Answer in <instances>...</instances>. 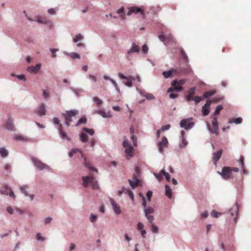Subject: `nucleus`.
Here are the masks:
<instances>
[{
	"instance_id": "obj_51",
	"label": "nucleus",
	"mask_w": 251,
	"mask_h": 251,
	"mask_svg": "<svg viewBox=\"0 0 251 251\" xmlns=\"http://www.w3.org/2000/svg\"><path fill=\"white\" fill-rule=\"evenodd\" d=\"M153 175L157 178L158 179V180H160V179H161L162 177L163 173H162L161 171L160 172L158 173V174H157V173H154Z\"/></svg>"
},
{
	"instance_id": "obj_60",
	"label": "nucleus",
	"mask_w": 251,
	"mask_h": 251,
	"mask_svg": "<svg viewBox=\"0 0 251 251\" xmlns=\"http://www.w3.org/2000/svg\"><path fill=\"white\" fill-rule=\"evenodd\" d=\"M36 239L37 240H40L41 241H44V240H45V238H44V237H42L40 233H37L36 235Z\"/></svg>"
},
{
	"instance_id": "obj_61",
	"label": "nucleus",
	"mask_w": 251,
	"mask_h": 251,
	"mask_svg": "<svg viewBox=\"0 0 251 251\" xmlns=\"http://www.w3.org/2000/svg\"><path fill=\"white\" fill-rule=\"evenodd\" d=\"M110 80L111 82L112 83V84H113L114 86L115 87L117 90L119 91V87L116 81H115V80L114 79H112V78H110Z\"/></svg>"
},
{
	"instance_id": "obj_42",
	"label": "nucleus",
	"mask_w": 251,
	"mask_h": 251,
	"mask_svg": "<svg viewBox=\"0 0 251 251\" xmlns=\"http://www.w3.org/2000/svg\"><path fill=\"white\" fill-rule=\"evenodd\" d=\"M187 145V141H186L185 137L181 138V142L179 144L180 148H184Z\"/></svg>"
},
{
	"instance_id": "obj_34",
	"label": "nucleus",
	"mask_w": 251,
	"mask_h": 251,
	"mask_svg": "<svg viewBox=\"0 0 251 251\" xmlns=\"http://www.w3.org/2000/svg\"><path fill=\"white\" fill-rule=\"evenodd\" d=\"M135 79L134 76H129L127 77V78H126L127 82H126V85H127V86H131L133 80H135Z\"/></svg>"
},
{
	"instance_id": "obj_25",
	"label": "nucleus",
	"mask_w": 251,
	"mask_h": 251,
	"mask_svg": "<svg viewBox=\"0 0 251 251\" xmlns=\"http://www.w3.org/2000/svg\"><path fill=\"white\" fill-rule=\"evenodd\" d=\"M245 158L243 156H241L240 158L239 159V163L241 166V167L243 170V174H245V175H247L248 173V171L246 169V167L245 165Z\"/></svg>"
},
{
	"instance_id": "obj_31",
	"label": "nucleus",
	"mask_w": 251,
	"mask_h": 251,
	"mask_svg": "<svg viewBox=\"0 0 251 251\" xmlns=\"http://www.w3.org/2000/svg\"><path fill=\"white\" fill-rule=\"evenodd\" d=\"M130 131L131 133V138L133 142V144L135 146H136L137 145V138L135 136V135H133L134 133V128L133 126H131L129 128Z\"/></svg>"
},
{
	"instance_id": "obj_14",
	"label": "nucleus",
	"mask_w": 251,
	"mask_h": 251,
	"mask_svg": "<svg viewBox=\"0 0 251 251\" xmlns=\"http://www.w3.org/2000/svg\"><path fill=\"white\" fill-rule=\"evenodd\" d=\"M169 141L166 137H163L161 142L158 144V150L160 152H163L164 148H167Z\"/></svg>"
},
{
	"instance_id": "obj_6",
	"label": "nucleus",
	"mask_w": 251,
	"mask_h": 251,
	"mask_svg": "<svg viewBox=\"0 0 251 251\" xmlns=\"http://www.w3.org/2000/svg\"><path fill=\"white\" fill-rule=\"evenodd\" d=\"M135 172L137 175L134 174L133 175L132 180L128 179V182H129V184L132 189H135V187L140 185V180L139 178H137V175H139L140 173V169L138 167H136Z\"/></svg>"
},
{
	"instance_id": "obj_33",
	"label": "nucleus",
	"mask_w": 251,
	"mask_h": 251,
	"mask_svg": "<svg viewBox=\"0 0 251 251\" xmlns=\"http://www.w3.org/2000/svg\"><path fill=\"white\" fill-rule=\"evenodd\" d=\"M242 121V118L238 117V118H232L229 120V123H236V124H240L241 123Z\"/></svg>"
},
{
	"instance_id": "obj_2",
	"label": "nucleus",
	"mask_w": 251,
	"mask_h": 251,
	"mask_svg": "<svg viewBox=\"0 0 251 251\" xmlns=\"http://www.w3.org/2000/svg\"><path fill=\"white\" fill-rule=\"evenodd\" d=\"M82 180L84 187H88L89 185H91L93 189H99V183L97 181L95 180L94 177L89 176H82Z\"/></svg>"
},
{
	"instance_id": "obj_28",
	"label": "nucleus",
	"mask_w": 251,
	"mask_h": 251,
	"mask_svg": "<svg viewBox=\"0 0 251 251\" xmlns=\"http://www.w3.org/2000/svg\"><path fill=\"white\" fill-rule=\"evenodd\" d=\"M27 188H28L27 186H22L20 187V189L21 190V192L23 193H24V194L25 195V196H29L30 197V199L31 200V201H32V200H33V199H34V196L33 194H30V195H29V194H28V193L26 191Z\"/></svg>"
},
{
	"instance_id": "obj_46",
	"label": "nucleus",
	"mask_w": 251,
	"mask_h": 251,
	"mask_svg": "<svg viewBox=\"0 0 251 251\" xmlns=\"http://www.w3.org/2000/svg\"><path fill=\"white\" fill-rule=\"evenodd\" d=\"M202 100V96H194L193 98V100L195 101L196 104H198V103H199L200 101Z\"/></svg>"
},
{
	"instance_id": "obj_26",
	"label": "nucleus",
	"mask_w": 251,
	"mask_h": 251,
	"mask_svg": "<svg viewBox=\"0 0 251 251\" xmlns=\"http://www.w3.org/2000/svg\"><path fill=\"white\" fill-rule=\"evenodd\" d=\"M183 89L182 86H180L178 84H176L175 86H173V87H170L167 90L168 93H171V92H174V91H176V92H181Z\"/></svg>"
},
{
	"instance_id": "obj_18",
	"label": "nucleus",
	"mask_w": 251,
	"mask_h": 251,
	"mask_svg": "<svg viewBox=\"0 0 251 251\" xmlns=\"http://www.w3.org/2000/svg\"><path fill=\"white\" fill-rule=\"evenodd\" d=\"M211 100H207L205 104L202 107V114L204 116L207 115L210 112V106L211 105Z\"/></svg>"
},
{
	"instance_id": "obj_62",
	"label": "nucleus",
	"mask_w": 251,
	"mask_h": 251,
	"mask_svg": "<svg viewBox=\"0 0 251 251\" xmlns=\"http://www.w3.org/2000/svg\"><path fill=\"white\" fill-rule=\"evenodd\" d=\"M147 196L149 201H151V197L152 196V192L149 190L147 193Z\"/></svg>"
},
{
	"instance_id": "obj_48",
	"label": "nucleus",
	"mask_w": 251,
	"mask_h": 251,
	"mask_svg": "<svg viewBox=\"0 0 251 251\" xmlns=\"http://www.w3.org/2000/svg\"><path fill=\"white\" fill-rule=\"evenodd\" d=\"M221 215V212H216L215 210L212 211L211 213V215L215 218H217V217L220 216Z\"/></svg>"
},
{
	"instance_id": "obj_41",
	"label": "nucleus",
	"mask_w": 251,
	"mask_h": 251,
	"mask_svg": "<svg viewBox=\"0 0 251 251\" xmlns=\"http://www.w3.org/2000/svg\"><path fill=\"white\" fill-rule=\"evenodd\" d=\"M87 122V118L85 116H82V117L80 118L79 120H78L76 126H79L80 124H82V123H86Z\"/></svg>"
},
{
	"instance_id": "obj_50",
	"label": "nucleus",
	"mask_w": 251,
	"mask_h": 251,
	"mask_svg": "<svg viewBox=\"0 0 251 251\" xmlns=\"http://www.w3.org/2000/svg\"><path fill=\"white\" fill-rule=\"evenodd\" d=\"M93 100L95 102H96V103L97 105H100V104H101V103H102V100H100V98H97V97H94L93 98Z\"/></svg>"
},
{
	"instance_id": "obj_44",
	"label": "nucleus",
	"mask_w": 251,
	"mask_h": 251,
	"mask_svg": "<svg viewBox=\"0 0 251 251\" xmlns=\"http://www.w3.org/2000/svg\"><path fill=\"white\" fill-rule=\"evenodd\" d=\"M223 108V106L222 104H219L216 107L215 111L214 112V114L217 115V114H219L220 113V111L222 110Z\"/></svg>"
},
{
	"instance_id": "obj_9",
	"label": "nucleus",
	"mask_w": 251,
	"mask_h": 251,
	"mask_svg": "<svg viewBox=\"0 0 251 251\" xmlns=\"http://www.w3.org/2000/svg\"><path fill=\"white\" fill-rule=\"evenodd\" d=\"M123 146L125 148V152L127 155H128L129 157L132 156L134 149L126 139H125L124 141Z\"/></svg>"
},
{
	"instance_id": "obj_3",
	"label": "nucleus",
	"mask_w": 251,
	"mask_h": 251,
	"mask_svg": "<svg viewBox=\"0 0 251 251\" xmlns=\"http://www.w3.org/2000/svg\"><path fill=\"white\" fill-rule=\"evenodd\" d=\"M77 114L78 111L77 110H70L69 111H66L65 113L63 114L65 118V124L67 126H69L73 121V118L76 116Z\"/></svg>"
},
{
	"instance_id": "obj_47",
	"label": "nucleus",
	"mask_w": 251,
	"mask_h": 251,
	"mask_svg": "<svg viewBox=\"0 0 251 251\" xmlns=\"http://www.w3.org/2000/svg\"><path fill=\"white\" fill-rule=\"evenodd\" d=\"M161 172L163 173V175L165 176L167 181H170L171 178L169 173H168V172H165V170H164V169H162Z\"/></svg>"
},
{
	"instance_id": "obj_36",
	"label": "nucleus",
	"mask_w": 251,
	"mask_h": 251,
	"mask_svg": "<svg viewBox=\"0 0 251 251\" xmlns=\"http://www.w3.org/2000/svg\"><path fill=\"white\" fill-rule=\"evenodd\" d=\"M215 90H211L210 91H206L204 93L202 96V99L204 100V99L208 98V97H210V96H213V95L215 94Z\"/></svg>"
},
{
	"instance_id": "obj_4",
	"label": "nucleus",
	"mask_w": 251,
	"mask_h": 251,
	"mask_svg": "<svg viewBox=\"0 0 251 251\" xmlns=\"http://www.w3.org/2000/svg\"><path fill=\"white\" fill-rule=\"evenodd\" d=\"M239 208L237 204L233 205L230 208L229 213H228V218L229 220H232L233 223H236L238 217Z\"/></svg>"
},
{
	"instance_id": "obj_35",
	"label": "nucleus",
	"mask_w": 251,
	"mask_h": 251,
	"mask_svg": "<svg viewBox=\"0 0 251 251\" xmlns=\"http://www.w3.org/2000/svg\"><path fill=\"white\" fill-rule=\"evenodd\" d=\"M186 82V79H180L179 81H177V79L173 80L172 82V85H175L176 84H178L180 86H182L183 84H185Z\"/></svg>"
},
{
	"instance_id": "obj_52",
	"label": "nucleus",
	"mask_w": 251,
	"mask_h": 251,
	"mask_svg": "<svg viewBox=\"0 0 251 251\" xmlns=\"http://www.w3.org/2000/svg\"><path fill=\"white\" fill-rule=\"evenodd\" d=\"M181 55L182 58L185 60L188 61V57L186 55V52L183 51V50H181Z\"/></svg>"
},
{
	"instance_id": "obj_45",
	"label": "nucleus",
	"mask_w": 251,
	"mask_h": 251,
	"mask_svg": "<svg viewBox=\"0 0 251 251\" xmlns=\"http://www.w3.org/2000/svg\"><path fill=\"white\" fill-rule=\"evenodd\" d=\"M68 55L69 56L71 57L72 58H80V56L79 54L76 53V52H71V53H68Z\"/></svg>"
},
{
	"instance_id": "obj_57",
	"label": "nucleus",
	"mask_w": 251,
	"mask_h": 251,
	"mask_svg": "<svg viewBox=\"0 0 251 251\" xmlns=\"http://www.w3.org/2000/svg\"><path fill=\"white\" fill-rule=\"evenodd\" d=\"M97 218V216H96V215L94 214H91L90 217V221L92 223H94V222L96 221V219Z\"/></svg>"
},
{
	"instance_id": "obj_22",
	"label": "nucleus",
	"mask_w": 251,
	"mask_h": 251,
	"mask_svg": "<svg viewBox=\"0 0 251 251\" xmlns=\"http://www.w3.org/2000/svg\"><path fill=\"white\" fill-rule=\"evenodd\" d=\"M41 67V64H37L36 65V66H29V67H27V70L28 71V72L35 74V73H37L38 71H39Z\"/></svg>"
},
{
	"instance_id": "obj_54",
	"label": "nucleus",
	"mask_w": 251,
	"mask_h": 251,
	"mask_svg": "<svg viewBox=\"0 0 251 251\" xmlns=\"http://www.w3.org/2000/svg\"><path fill=\"white\" fill-rule=\"evenodd\" d=\"M43 96L45 99L49 98V97H50V94L48 92V91H47V90H43Z\"/></svg>"
},
{
	"instance_id": "obj_5",
	"label": "nucleus",
	"mask_w": 251,
	"mask_h": 251,
	"mask_svg": "<svg viewBox=\"0 0 251 251\" xmlns=\"http://www.w3.org/2000/svg\"><path fill=\"white\" fill-rule=\"evenodd\" d=\"M52 121L55 123V124L58 125V130L60 137L62 139H65V140H67V141H70V138L67 136V133L65 132V131H64L63 129V126L62 124L60 123V120L59 119H58V118L54 117L53 118Z\"/></svg>"
},
{
	"instance_id": "obj_40",
	"label": "nucleus",
	"mask_w": 251,
	"mask_h": 251,
	"mask_svg": "<svg viewBox=\"0 0 251 251\" xmlns=\"http://www.w3.org/2000/svg\"><path fill=\"white\" fill-rule=\"evenodd\" d=\"M0 154L1 156L5 157L7 156L8 152L7 150L5 148H0Z\"/></svg>"
},
{
	"instance_id": "obj_29",
	"label": "nucleus",
	"mask_w": 251,
	"mask_h": 251,
	"mask_svg": "<svg viewBox=\"0 0 251 251\" xmlns=\"http://www.w3.org/2000/svg\"><path fill=\"white\" fill-rule=\"evenodd\" d=\"M178 72L176 69L171 70L170 71H168L167 72H163V75L164 77L166 78H168L169 76H172L173 74H178Z\"/></svg>"
},
{
	"instance_id": "obj_53",
	"label": "nucleus",
	"mask_w": 251,
	"mask_h": 251,
	"mask_svg": "<svg viewBox=\"0 0 251 251\" xmlns=\"http://www.w3.org/2000/svg\"><path fill=\"white\" fill-rule=\"evenodd\" d=\"M144 226L143 224H142V223H141V222L138 223V224L137 225V228L139 230H141V233L142 228H144Z\"/></svg>"
},
{
	"instance_id": "obj_32",
	"label": "nucleus",
	"mask_w": 251,
	"mask_h": 251,
	"mask_svg": "<svg viewBox=\"0 0 251 251\" xmlns=\"http://www.w3.org/2000/svg\"><path fill=\"white\" fill-rule=\"evenodd\" d=\"M165 194L169 198H171L172 196V190L168 185H165Z\"/></svg>"
},
{
	"instance_id": "obj_59",
	"label": "nucleus",
	"mask_w": 251,
	"mask_h": 251,
	"mask_svg": "<svg viewBox=\"0 0 251 251\" xmlns=\"http://www.w3.org/2000/svg\"><path fill=\"white\" fill-rule=\"evenodd\" d=\"M170 127H171L170 124H167L166 125H165L164 126H162L161 130L162 131L167 130V129H169Z\"/></svg>"
},
{
	"instance_id": "obj_58",
	"label": "nucleus",
	"mask_w": 251,
	"mask_h": 251,
	"mask_svg": "<svg viewBox=\"0 0 251 251\" xmlns=\"http://www.w3.org/2000/svg\"><path fill=\"white\" fill-rule=\"evenodd\" d=\"M145 97L148 100H153L155 98L151 94H146Z\"/></svg>"
},
{
	"instance_id": "obj_10",
	"label": "nucleus",
	"mask_w": 251,
	"mask_h": 251,
	"mask_svg": "<svg viewBox=\"0 0 251 251\" xmlns=\"http://www.w3.org/2000/svg\"><path fill=\"white\" fill-rule=\"evenodd\" d=\"M31 160L35 165V166L38 168L39 170H44V169H48L49 167L47 164H44L41 160H39L38 158L31 157Z\"/></svg>"
},
{
	"instance_id": "obj_64",
	"label": "nucleus",
	"mask_w": 251,
	"mask_h": 251,
	"mask_svg": "<svg viewBox=\"0 0 251 251\" xmlns=\"http://www.w3.org/2000/svg\"><path fill=\"white\" fill-rule=\"evenodd\" d=\"M52 219L51 218V217H47V218H46L45 220V223H50V222H51Z\"/></svg>"
},
{
	"instance_id": "obj_39",
	"label": "nucleus",
	"mask_w": 251,
	"mask_h": 251,
	"mask_svg": "<svg viewBox=\"0 0 251 251\" xmlns=\"http://www.w3.org/2000/svg\"><path fill=\"white\" fill-rule=\"evenodd\" d=\"M98 113L101 115V116L103 117V118H106V117H111L112 115L110 112H108L107 114L104 111H101V110H99L98 111Z\"/></svg>"
},
{
	"instance_id": "obj_17",
	"label": "nucleus",
	"mask_w": 251,
	"mask_h": 251,
	"mask_svg": "<svg viewBox=\"0 0 251 251\" xmlns=\"http://www.w3.org/2000/svg\"><path fill=\"white\" fill-rule=\"evenodd\" d=\"M141 13V14L144 15V10L142 8H140V7H137V6H133V7H131L129 8L128 12L127 13V15H130L132 13Z\"/></svg>"
},
{
	"instance_id": "obj_21",
	"label": "nucleus",
	"mask_w": 251,
	"mask_h": 251,
	"mask_svg": "<svg viewBox=\"0 0 251 251\" xmlns=\"http://www.w3.org/2000/svg\"><path fill=\"white\" fill-rule=\"evenodd\" d=\"M110 201L111 204L113 206V209L115 213L117 214H120L121 213V209L120 207L116 203L113 198H110Z\"/></svg>"
},
{
	"instance_id": "obj_27",
	"label": "nucleus",
	"mask_w": 251,
	"mask_h": 251,
	"mask_svg": "<svg viewBox=\"0 0 251 251\" xmlns=\"http://www.w3.org/2000/svg\"><path fill=\"white\" fill-rule=\"evenodd\" d=\"M37 113L39 115H45L46 113L45 104H41L39 106Z\"/></svg>"
},
{
	"instance_id": "obj_12",
	"label": "nucleus",
	"mask_w": 251,
	"mask_h": 251,
	"mask_svg": "<svg viewBox=\"0 0 251 251\" xmlns=\"http://www.w3.org/2000/svg\"><path fill=\"white\" fill-rule=\"evenodd\" d=\"M209 130L215 134H218L219 133V124L217 117H214L212 121V126L210 127L208 126Z\"/></svg>"
},
{
	"instance_id": "obj_16",
	"label": "nucleus",
	"mask_w": 251,
	"mask_h": 251,
	"mask_svg": "<svg viewBox=\"0 0 251 251\" xmlns=\"http://www.w3.org/2000/svg\"><path fill=\"white\" fill-rule=\"evenodd\" d=\"M140 47L135 43H132L131 48L127 52V58L128 59H130V55L133 52H139L140 50Z\"/></svg>"
},
{
	"instance_id": "obj_23",
	"label": "nucleus",
	"mask_w": 251,
	"mask_h": 251,
	"mask_svg": "<svg viewBox=\"0 0 251 251\" xmlns=\"http://www.w3.org/2000/svg\"><path fill=\"white\" fill-rule=\"evenodd\" d=\"M223 151L222 150H218L216 152L213 153V161L215 165L217 164V161L220 159L222 155Z\"/></svg>"
},
{
	"instance_id": "obj_1",
	"label": "nucleus",
	"mask_w": 251,
	"mask_h": 251,
	"mask_svg": "<svg viewBox=\"0 0 251 251\" xmlns=\"http://www.w3.org/2000/svg\"><path fill=\"white\" fill-rule=\"evenodd\" d=\"M239 168L235 167H223L221 172L218 173L222 176L224 179L228 180V179L232 178L234 177L233 172H239Z\"/></svg>"
},
{
	"instance_id": "obj_8",
	"label": "nucleus",
	"mask_w": 251,
	"mask_h": 251,
	"mask_svg": "<svg viewBox=\"0 0 251 251\" xmlns=\"http://www.w3.org/2000/svg\"><path fill=\"white\" fill-rule=\"evenodd\" d=\"M193 118H188L181 121L180 125L182 128H185L186 129L192 128L195 123L192 122Z\"/></svg>"
},
{
	"instance_id": "obj_37",
	"label": "nucleus",
	"mask_w": 251,
	"mask_h": 251,
	"mask_svg": "<svg viewBox=\"0 0 251 251\" xmlns=\"http://www.w3.org/2000/svg\"><path fill=\"white\" fill-rule=\"evenodd\" d=\"M191 72H192V69L190 66H187L185 68L178 72V73H184V74H190Z\"/></svg>"
},
{
	"instance_id": "obj_11",
	"label": "nucleus",
	"mask_w": 251,
	"mask_h": 251,
	"mask_svg": "<svg viewBox=\"0 0 251 251\" xmlns=\"http://www.w3.org/2000/svg\"><path fill=\"white\" fill-rule=\"evenodd\" d=\"M158 38L163 42H166L167 44L175 42V39L171 34H167L166 36L160 34V35H158Z\"/></svg>"
},
{
	"instance_id": "obj_38",
	"label": "nucleus",
	"mask_w": 251,
	"mask_h": 251,
	"mask_svg": "<svg viewBox=\"0 0 251 251\" xmlns=\"http://www.w3.org/2000/svg\"><path fill=\"white\" fill-rule=\"evenodd\" d=\"M84 165H85V167L89 168V169L91 170V171H96V172H98V170H97V169H96V168H94V167L90 166L89 163H88V162L86 161V158H85V157L84 158Z\"/></svg>"
},
{
	"instance_id": "obj_63",
	"label": "nucleus",
	"mask_w": 251,
	"mask_h": 251,
	"mask_svg": "<svg viewBox=\"0 0 251 251\" xmlns=\"http://www.w3.org/2000/svg\"><path fill=\"white\" fill-rule=\"evenodd\" d=\"M37 22H40V23H49V22H50V21H49V20H41V19H38L37 20Z\"/></svg>"
},
{
	"instance_id": "obj_49",
	"label": "nucleus",
	"mask_w": 251,
	"mask_h": 251,
	"mask_svg": "<svg viewBox=\"0 0 251 251\" xmlns=\"http://www.w3.org/2000/svg\"><path fill=\"white\" fill-rule=\"evenodd\" d=\"M83 36L80 34H77L74 38V42H77L78 40H82Z\"/></svg>"
},
{
	"instance_id": "obj_19",
	"label": "nucleus",
	"mask_w": 251,
	"mask_h": 251,
	"mask_svg": "<svg viewBox=\"0 0 251 251\" xmlns=\"http://www.w3.org/2000/svg\"><path fill=\"white\" fill-rule=\"evenodd\" d=\"M123 193H127V194H128L129 197L130 198L131 200L133 201H134V197L132 190H129V189L125 188V187H123L122 190L119 191L118 194L119 196H121Z\"/></svg>"
},
{
	"instance_id": "obj_20",
	"label": "nucleus",
	"mask_w": 251,
	"mask_h": 251,
	"mask_svg": "<svg viewBox=\"0 0 251 251\" xmlns=\"http://www.w3.org/2000/svg\"><path fill=\"white\" fill-rule=\"evenodd\" d=\"M196 87H191L188 91V95L186 98L187 101L194 100V94L196 91Z\"/></svg>"
},
{
	"instance_id": "obj_30",
	"label": "nucleus",
	"mask_w": 251,
	"mask_h": 251,
	"mask_svg": "<svg viewBox=\"0 0 251 251\" xmlns=\"http://www.w3.org/2000/svg\"><path fill=\"white\" fill-rule=\"evenodd\" d=\"M77 152H78L81 157H83L84 155L82 152H81V150H78V149H73L71 150L69 153V155L70 157H72Z\"/></svg>"
},
{
	"instance_id": "obj_15",
	"label": "nucleus",
	"mask_w": 251,
	"mask_h": 251,
	"mask_svg": "<svg viewBox=\"0 0 251 251\" xmlns=\"http://www.w3.org/2000/svg\"><path fill=\"white\" fill-rule=\"evenodd\" d=\"M0 192L2 194L9 195L10 197L15 198V195L13 190L7 186H3L0 190Z\"/></svg>"
},
{
	"instance_id": "obj_24",
	"label": "nucleus",
	"mask_w": 251,
	"mask_h": 251,
	"mask_svg": "<svg viewBox=\"0 0 251 251\" xmlns=\"http://www.w3.org/2000/svg\"><path fill=\"white\" fill-rule=\"evenodd\" d=\"M6 127L9 130H14V120L12 118H8L6 124Z\"/></svg>"
},
{
	"instance_id": "obj_13",
	"label": "nucleus",
	"mask_w": 251,
	"mask_h": 251,
	"mask_svg": "<svg viewBox=\"0 0 251 251\" xmlns=\"http://www.w3.org/2000/svg\"><path fill=\"white\" fill-rule=\"evenodd\" d=\"M145 215L150 223H152L154 221V216L150 215L151 213L154 212L153 208L152 207H147L145 208Z\"/></svg>"
},
{
	"instance_id": "obj_56",
	"label": "nucleus",
	"mask_w": 251,
	"mask_h": 251,
	"mask_svg": "<svg viewBox=\"0 0 251 251\" xmlns=\"http://www.w3.org/2000/svg\"><path fill=\"white\" fill-rule=\"evenodd\" d=\"M51 53H52V57L53 58H55L56 56V54L55 53V52L58 50V49H50Z\"/></svg>"
},
{
	"instance_id": "obj_7",
	"label": "nucleus",
	"mask_w": 251,
	"mask_h": 251,
	"mask_svg": "<svg viewBox=\"0 0 251 251\" xmlns=\"http://www.w3.org/2000/svg\"><path fill=\"white\" fill-rule=\"evenodd\" d=\"M82 130L84 131V132H82L80 134V140L82 142H87L88 140V136L87 133L90 135H94V131L93 130V129H90V128L87 127L82 128Z\"/></svg>"
},
{
	"instance_id": "obj_43",
	"label": "nucleus",
	"mask_w": 251,
	"mask_h": 251,
	"mask_svg": "<svg viewBox=\"0 0 251 251\" xmlns=\"http://www.w3.org/2000/svg\"><path fill=\"white\" fill-rule=\"evenodd\" d=\"M151 228L153 233H158V227L157 226H156V225H154L153 222L151 224Z\"/></svg>"
},
{
	"instance_id": "obj_55",
	"label": "nucleus",
	"mask_w": 251,
	"mask_h": 251,
	"mask_svg": "<svg viewBox=\"0 0 251 251\" xmlns=\"http://www.w3.org/2000/svg\"><path fill=\"white\" fill-rule=\"evenodd\" d=\"M149 51V48L146 44L143 45L142 46V51L144 53H148Z\"/></svg>"
}]
</instances>
